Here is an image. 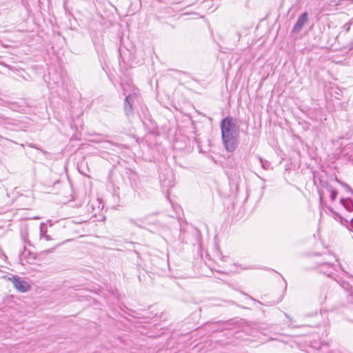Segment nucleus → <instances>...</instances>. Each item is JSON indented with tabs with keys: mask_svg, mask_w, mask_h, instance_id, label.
Returning <instances> with one entry per match:
<instances>
[{
	"mask_svg": "<svg viewBox=\"0 0 353 353\" xmlns=\"http://www.w3.org/2000/svg\"><path fill=\"white\" fill-rule=\"evenodd\" d=\"M221 137L225 150L233 152L238 145L239 129L234 120L230 117H226L221 123Z\"/></svg>",
	"mask_w": 353,
	"mask_h": 353,
	"instance_id": "obj_1",
	"label": "nucleus"
},
{
	"mask_svg": "<svg viewBox=\"0 0 353 353\" xmlns=\"http://www.w3.org/2000/svg\"><path fill=\"white\" fill-rule=\"evenodd\" d=\"M10 280L12 282L14 288L19 292H26L30 288V285L26 281L21 280L17 276H13Z\"/></svg>",
	"mask_w": 353,
	"mask_h": 353,
	"instance_id": "obj_2",
	"label": "nucleus"
},
{
	"mask_svg": "<svg viewBox=\"0 0 353 353\" xmlns=\"http://www.w3.org/2000/svg\"><path fill=\"white\" fill-rule=\"evenodd\" d=\"M307 21V14L306 12L302 14L298 19V21L293 27V32H298Z\"/></svg>",
	"mask_w": 353,
	"mask_h": 353,
	"instance_id": "obj_3",
	"label": "nucleus"
},
{
	"mask_svg": "<svg viewBox=\"0 0 353 353\" xmlns=\"http://www.w3.org/2000/svg\"><path fill=\"white\" fill-rule=\"evenodd\" d=\"M134 97V94H129L126 97L124 102L125 105V110L128 113V112H130L132 109V106L131 104V101L133 100Z\"/></svg>",
	"mask_w": 353,
	"mask_h": 353,
	"instance_id": "obj_4",
	"label": "nucleus"
},
{
	"mask_svg": "<svg viewBox=\"0 0 353 353\" xmlns=\"http://www.w3.org/2000/svg\"><path fill=\"white\" fill-rule=\"evenodd\" d=\"M341 203L348 211H352L353 210V202L351 199H341Z\"/></svg>",
	"mask_w": 353,
	"mask_h": 353,
	"instance_id": "obj_5",
	"label": "nucleus"
},
{
	"mask_svg": "<svg viewBox=\"0 0 353 353\" xmlns=\"http://www.w3.org/2000/svg\"><path fill=\"white\" fill-rule=\"evenodd\" d=\"M47 230L46 227V224L41 223L40 225V237L42 238L43 235L46 234Z\"/></svg>",
	"mask_w": 353,
	"mask_h": 353,
	"instance_id": "obj_6",
	"label": "nucleus"
},
{
	"mask_svg": "<svg viewBox=\"0 0 353 353\" xmlns=\"http://www.w3.org/2000/svg\"><path fill=\"white\" fill-rule=\"evenodd\" d=\"M336 192L333 191L331 194V199L334 200L336 199Z\"/></svg>",
	"mask_w": 353,
	"mask_h": 353,
	"instance_id": "obj_7",
	"label": "nucleus"
},
{
	"mask_svg": "<svg viewBox=\"0 0 353 353\" xmlns=\"http://www.w3.org/2000/svg\"><path fill=\"white\" fill-rule=\"evenodd\" d=\"M42 238L45 239L46 241L51 240V237L49 235H48L47 234L43 235Z\"/></svg>",
	"mask_w": 353,
	"mask_h": 353,
	"instance_id": "obj_8",
	"label": "nucleus"
},
{
	"mask_svg": "<svg viewBox=\"0 0 353 353\" xmlns=\"http://www.w3.org/2000/svg\"><path fill=\"white\" fill-rule=\"evenodd\" d=\"M346 29H347V30H349V29H350V26L346 27Z\"/></svg>",
	"mask_w": 353,
	"mask_h": 353,
	"instance_id": "obj_9",
	"label": "nucleus"
},
{
	"mask_svg": "<svg viewBox=\"0 0 353 353\" xmlns=\"http://www.w3.org/2000/svg\"><path fill=\"white\" fill-rule=\"evenodd\" d=\"M260 163H262V159H259Z\"/></svg>",
	"mask_w": 353,
	"mask_h": 353,
	"instance_id": "obj_10",
	"label": "nucleus"
},
{
	"mask_svg": "<svg viewBox=\"0 0 353 353\" xmlns=\"http://www.w3.org/2000/svg\"><path fill=\"white\" fill-rule=\"evenodd\" d=\"M353 1V0H352Z\"/></svg>",
	"mask_w": 353,
	"mask_h": 353,
	"instance_id": "obj_11",
	"label": "nucleus"
}]
</instances>
